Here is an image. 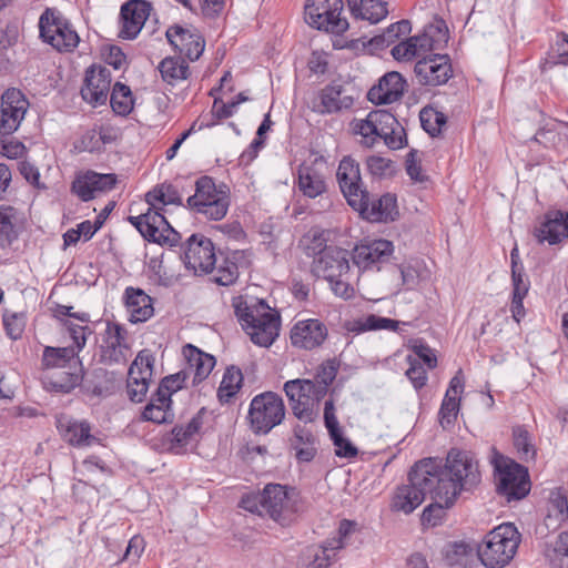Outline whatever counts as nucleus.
Masks as SVG:
<instances>
[{
	"label": "nucleus",
	"mask_w": 568,
	"mask_h": 568,
	"mask_svg": "<svg viewBox=\"0 0 568 568\" xmlns=\"http://www.w3.org/2000/svg\"><path fill=\"white\" fill-rule=\"evenodd\" d=\"M18 170L20 174L29 182L31 185L38 189H44L45 186L40 183V172L39 169L29 161H21L18 163Z\"/></svg>",
	"instance_id": "63"
},
{
	"label": "nucleus",
	"mask_w": 568,
	"mask_h": 568,
	"mask_svg": "<svg viewBox=\"0 0 568 568\" xmlns=\"http://www.w3.org/2000/svg\"><path fill=\"white\" fill-rule=\"evenodd\" d=\"M189 378V372L187 371H180L175 374L165 376L159 387H158V395L161 397L170 398L171 396L182 389L185 386L186 379Z\"/></svg>",
	"instance_id": "55"
},
{
	"label": "nucleus",
	"mask_w": 568,
	"mask_h": 568,
	"mask_svg": "<svg viewBox=\"0 0 568 568\" xmlns=\"http://www.w3.org/2000/svg\"><path fill=\"white\" fill-rule=\"evenodd\" d=\"M29 108V102L21 91L7 90L1 99L0 135L6 136L18 130Z\"/></svg>",
	"instance_id": "20"
},
{
	"label": "nucleus",
	"mask_w": 568,
	"mask_h": 568,
	"mask_svg": "<svg viewBox=\"0 0 568 568\" xmlns=\"http://www.w3.org/2000/svg\"><path fill=\"white\" fill-rule=\"evenodd\" d=\"M393 252V243L387 240L365 241L354 247L352 260L361 271H379L381 265L389 261Z\"/></svg>",
	"instance_id": "19"
},
{
	"label": "nucleus",
	"mask_w": 568,
	"mask_h": 568,
	"mask_svg": "<svg viewBox=\"0 0 568 568\" xmlns=\"http://www.w3.org/2000/svg\"><path fill=\"white\" fill-rule=\"evenodd\" d=\"M342 0H307L305 21L317 30L343 34L348 29L346 18L342 17Z\"/></svg>",
	"instance_id": "12"
},
{
	"label": "nucleus",
	"mask_w": 568,
	"mask_h": 568,
	"mask_svg": "<svg viewBox=\"0 0 568 568\" xmlns=\"http://www.w3.org/2000/svg\"><path fill=\"white\" fill-rule=\"evenodd\" d=\"M348 8L355 18L377 23L387 14L386 2L382 0H347Z\"/></svg>",
	"instance_id": "41"
},
{
	"label": "nucleus",
	"mask_w": 568,
	"mask_h": 568,
	"mask_svg": "<svg viewBox=\"0 0 568 568\" xmlns=\"http://www.w3.org/2000/svg\"><path fill=\"white\" fill-rule=\"evenodd\" d=\"M495 480L497 491L508 501L520 500L530 490L527 469L514 462H509L494 450Z\"/></svg>",
	"instance_id": "8"
},
{
	"label": "nucleus",
	"mask_w": 568,
	"mask_h": 568,
	"mask_svg": "<svg viewBox=\"0 0 568 568\" xmlns=\"http://www.w3.org/2000/svg\"><path fill=\"white\" fill-rule=\"evenodd\" d=\"M116 175L113 173H98L87 171L78 175L72 182V192L77 194L83 202L94 199L97 192H106L112 190L116 184Z\"/></svg>",
	"instance_id": "29"
},
{
	"label": "nucleus",
	"mask_w": 568,
	"mask_h": 568,
	"mask_svg": "<svg viewBox=\"0 0 568 568\" xmlns=\"http://www.w3.org/2000/svg\"><path fill=\"white\" fill-rule=\"evenodd\" d=\"M511 260V281H513V295L526 296L529 290V281L525 276L524 266L519 261V252L514 247L510 252Z\"/></svg>",
	"instance_id": "52"
},
{
	"label": "nucleus",
	"mask_w": 568,
	"mask_h": 568,
	"mask_svg": "<svg viewBox=\"0 0 568 568\" xmlns=\"http://www.w3.org/2000/svg\"><path fill=\"white\" fill-rule=\"evenodd\" d=\"M354 104V98L346 93L339 84L323 88L312 100V110L318 114H332L348 110Z\"/></svg>",
	"instance_id": "27"
},
{
	"label": "nucleus",
	"mask_w": 568,
	"mask_h": 568,
	"mask_svg": "<svg viewBox=\"0 0 568 568\" xmlns=\"http://www.w3.org/2000/svg\"><path fill=\"white\" fill-rule=\"evenodd\" d=\"M3 325L6 327L7 334L12 339H18L21 336L24 328L23 318L17 314L4 316Z\"/></svg>",
	"instance_id": "64"
},
{
	"label": "nucleus",
	"mask_w": 568,
	"mask_h": 568,
	"mask_svg": "<svg viewBox=\"0 0 568 568\" xmlns=\"http://www.w3.org/2000/svg\"><path fill=\"white\" fill-rule=\"evenodd\" d=\"M414 73L420 85H443L453 77L450 59L447 54L424 57L415 63Z\"/></svg>",
	"instance_id": "18"
},
{
	"label": "nucleus",
	"mask_w": 568,
	"mask_h": 568,
	"mask_svg": "<svg viewBox=\"0 0 568 568\" xmlns=\"http://www.w3.org/2000/svg\"><path fill=\"white\" fill-rule=\"evenodd\" d=\"M83 379L82 363L73 364L65 369L45 372L43 385L47 389L58 393H70L81 384Z\"/></svg>",
	"instance_id": "34"
},
{
	"label": "nucleus",
	"mask_w": 568,
	"mask_h": 568,
	"mask_svg": "<svg viewBox=\"0 0 568 568\" xmlns=\"http://www.w3.org/2000/svg\"><path fill=\"white\" fill-rule=\"evenodd\" d=\"M159 71L163 81L171 85H175L189 77L187 63L178 58L169 57L163 59L159 64Z\"/></svg>",
	"instance_id": "47"
},
{
	"label": "nucleus",
	"mask_w": 568,
	"mask_h": 568,
	"mask_svg": "<svg viewBox=\"0 0 568 568\" xmlns=\"http://www.w3.org/2000/svg\"><path fill=\"white\" fill-rule=\"evenodd\" d=\"M213 271H215L213 280L219 285H231L239 277V268L236 263L229 260L227 257L222 258L217 266H214Z\"/></svg>",
	"instance_id": "56"
},
{
	"label": "nucleus",
	"mask_w": 568,
	"mask_h": 568,
	"mask_svg": "<svg viewBox=\"0 0 568 568\" xmlns=\"http://www.w3.org/2000/svg\"><path fill=\"white\" fill-rule=\"evenodd\" d=\"M332 292L341 298L349 300L355 295L353 285L348 282V274L344 277H335L333 281H327Z\"/></svg>",
	"instance_id": "62"
},
{
	"label": "nucleus",
	"mask_w": 568,
	"mask_h": 568,
	"mask_svg": "<svg viewBox=\"0 0 568 568\" xmlns=\"http://www.w3.org/2000/svg\"><path fill=\"white\" fill-rule=\"evenodd\" d=\"M355 527L354 521L342 520L336 536L326 539L321 546H311L302 552L297 564L298 568H328L336 551L345 547L349 535L355 531Z\"/></svg>",
	"instance_id": "9"
},
{
	"label": "nucleus",
	"mask_w": 568,
	"mask_h": 568,
	"mask_svg": "<svg viewBox=\"0 0 568 568\" xmlns=\"http://www.w3.org/2000/svg\"><path fill=\"white\" fill-rule=\"evenodd\" d=\"M201 427L202 418L200 415L192 417L191 420L184 426H175L171 432L170 448L176 452L184 448L199 433Z\"/></svg>",
	"instance_id": "45"
},
{
	"label": "nucleus",
	"mask_w": 568,
	"mask_h": 568,
	"mask_svg": "<svg viewBox=\"0 0 568 568\" xmlns=\"http://www.w3.org/2000/svg\"><path fill=\"white\" fill-rule=\"evenodd\" d=\"M152 6L145 0H129L121 8V29L119 37L125 40L135 39L141 32Z\"/></svg>",
	"instance_id": "24"
},
{
	"label": "nucleus",
	"mask_w": 568,
	"mask_h": 568,
	"mask_svg": "<svg viewBox=\"0 0 568 568\" xmlns=\"http://www.w3.org/2000/svg\"><path fill=\"white\" fill-rule=\"evenodd\" d=\"M393 123V114L385 110L371 111L365 119H354L351 122L352 130L355 134L362 136V144L372 148L381 138L384 124Z\"/></svg>",
	"instance_id": "28"
},
{
	"label": "nucleus",
	"mask_w": 568,
	"mask_h": 568,
	"mask_svg": "<svg viewBox=\"0 0 568 568\" xmlns=\"http://www.w3.org/2000/svg\"><path fill=\"white\" fill-rule=\"evenodd\" d=\"M183 262L194 274H206L217 263L214 244L203 234H192L184 248Z\"/></svg>",
	"instance_id": "14"
},
{
	"label": "nucleus",
	"mask_w": 568,
	"mask_h": 568,
	"mask_svg": "<svg viewBox=\"0 0 568 568\" xmlns=\"http://www.w3.org/2000/svg\"><path fill=\"white\" fill-rule=\"evenodd\" d=\"M263 510L275 521L284 525L297 511V494L280 484H268L262 490Z\"/></svg>",
	"instance_id": "13"
},
{
	"label": "nucleus",
	"mask_w": 568,
	"mask_h": 568,
	"mask_svg": "<svg viewBox=\"0 0 568 568\" xmlns=\"http://www.w3.org/2000/svg\"><path fill=\"white\" fill-rule=\"evenodd\" d=\"M235 316L251 341L261 347L271 346L280 333V315L263 300L248 295L232 298Z\"/></svg>",
	"instance_id": "3"
},
{
	"label": "nucleus",
	"mask_w": 568,
	"mask_h": 568,
	"mask_svg": "<svg viewBox=\"0 0 568 568\" xmlns=\"http://www.w3.org/2000/svg\"><path fill=\"white\" fill-rule=\"evenodd\" d=\"M365 205L363 210H356L361 215L372 222H382L393 220L396 210V199L392 194H385L377 201H371L369 193L366 191Z\"/></svg>",
	"instance_id": "38"
},
{
	"label": "nucleus",
	"mask_w": 568,
	"mask_h": 568,
	"mask_svg": "<svg viewBox=\"0 0 568 568\" xmlns=\"http://www.w3.org/2000/svg\"><path fill=\"white\" fill-rule=\"evenodd\" d=\"M111 85V72L104 67H90L85 72L81 95L93 106L103 105L108 101Z\"/></svg>",
	"instance_id": "25"
},
{
	"label": "nucleus",
	"mask_w": 568,
	"mask_h": 568,
	"mask_svg": "<svg viewBox=\"0 0 568 568\" xmlns=\"http://www.w3.org/2000/svg\"><path fill=\"white\" fill-rule=\"evenodd\" d=\"M568 519V495L561 487L550 489L547 504L545 525L548 529H558Z\"/></svg>",
	"instance_id": "36"
},
{
	"label": "nucleus",
	"mask_w": 568,
	"mask_h": 568,
	"mask_svg": "<svg viewBox=\"0 0 568 568\" xmlns=\"http://www.w3.org/2000/svg\"><path fill=\"white\" fill-rule=\"evenodd\" d=\"M110 104L112 110L119 115L131 113L134 104L131 89L121 82H116L110 95Z\"/></svg>",
	"instance_id": "50"
},
{
	"label": "nucleus",
	"mask_w": 568,
	"mask_h": 568,
	"mask_svg": "<svg viewBox=\"0 0 568 568\" xmlns=\"http://www.w3.org/2000/svg\"><path fill=\"white\" fill-rule=\"evenodd\" d=\"M336 178L347 203L354 210H363L366 189L362 182L359 164L351 156H344L338 164Z\"/></svg>",
	"instance_id": "15"
},
{
	"label": "nucleus",
	"mask_w": 568,
	"mask_h": 568,
	"mask_svg": "<svg viewBox=\"0 0 568 568\" xmlns=\"http://www.w3.org/2000/svg\"><path fill=\"white\" fill-rule=\"evenodd\" d=\"M166 39L176 51L191 61L197 60L205 48V41L195 29L183 28L179 24L166 30Z\"/></svg>",
	"instance_id": "26"
},
{
	"label": "nucleus",
	"mask_w": 568,
	"mask_h": 568,
	"mask_svg": "<svg viewBox=\"0 0 568 568\" xmlns=\"http://www.w3.org/2000/svg\"><path fill=\"white\" fill-rule=\"evenodd\" d=\"M242 381L243 375L239 368H227L217 389L220 402L227 403L241 388Z\"/></svg>",
	"instance_id": "51"
},
{
	"label": "nucleus",
	"mask_w": 568,
	"mask_h": 568,
	"mask_svg": "<svg viewBox=\"0 0 568 568\" xmlns=\"http://www.w3.org/2000/svg\"><path fill=\"white\" fill-rule=\"evenodd\" d=\"M155 358L151 351L138 353L128 372V395L132 402L141 403L148 390L153 375Z\"/></svg>",
	"instance_id": "16"
},
{
	"label": "nucleus",
	"mask_w": 568,
	"mask_h": 568,
	"mask_svg": "<svg viewBox=\"0 0 568 568\" xmlns=\"http://www.w3.org/2000/svg\"><path fill=\"white\" fill-rule=\"evenodd\" d=\"M146 212L136 216H129L128 221L139 231V233L149 242L160 245L175 246L181 235L166 221L164 215L159 212L156 203L163 205L180 204L181 196L172 185H162L146 193Z\"/></svg>",
	"instance_id": "2"
},
{
	"label": "nucleus",
	"mask_w": 568,
	"mask_h": 568,
	"mask_svg": "<svg viewBox=\"0 0 568 568\" xmlns=\"http://www.w3.org/2000/svg\"><path fill=\"white\" fill-rule=\"evenodd\" d=\"M141 418L142 420L155 424L172 423L174 418L172 400L170 398L161 397L155 393L149 404L143 408Z\"/></svg>",
	"instance_id": "42"
},
{
	"label": "nucleus",
	"mask_w": 568,
	"mask_h": 568,
	"mask_svg": "<svg viewBox=\"0 0 568 568\" xmlns=\"http://www.w3.org/2000/svg\"><path fill=\"white\" fill-rule=\"evenodd\" d=\"M336 373L337 369L333 363H326L320 366L315 381L313 382L316 389L323 392V396L326 395L328 386L336 377Z\"/></svg>",
	"instance_id": "59"
},
{
	"label": "nucleus",
	"mask_w": 568,
	"mask_h": 568,
	"mask_svg": "<svg viewBox=\"0 0 568 568\" xmlns=\"http://www.w3.org/2000/svg\"><path fill=\"white\" fill-rule=\"evenodd\" d=\"M285 417V405L280 395L265 392L256 395L250 405L248 419L256 434H267Z\"/></svg>",
	"instance_id": "10"
},
{
	"label": "nucleus",
	"mask_w": 568,
	"mask_h": 568,
	"mask_svg": "<svg viewBox=\"0 0 568 568\" xmlns=\"http://www.w3.org/2000/svg\"><path fill=\"white\" fill-rule=\"evenodd\" d=\"M351 270L348 252L346 250L329 246L314 258L312 272L317 277L333 281L335 277H344Z\"/></svg>",
	"instance_id": "22"
},
{
	"label": "nucleus",
	"mask_w": 568,
	"mask_h": 568,
	"mask_svg": "<svg viewBox=\"0 0 568 568\" xmlns=\"http://www.w3.org/2000/svg\"><path fill=\"white\" fill-rule=\"evenodd\" d=\"M328 331L317 318L297 321L290 332L291 344L300 349L313 351L320 347L327 338Z\"/></svg>",
	"instance_id": "23"
},
{
	"label": "nucleus",
	"mask_w": 568,
	"mask_h": 568,
	"mask_svg": "<svg viewBox=\"0 0 568 568\" xmlns=\"http://www.w3.org/2000/svg\"><path fill=\"white\" fill-rule=\"evenodd\" d=\"M79 354L73 347L45 346L42 354V367L45 372L65 369L73 364H80Z\"/></svg>",
	"instance_id": "39"
},
{
	"label": "nucleus",
	"mask_w": 568,
	"mask_h": 568,
	"mask_svg": "<svg viewBox=\"0 0 568 568\" xmlns=\"http://www.w3.org/2000/svg\"><path fill=\"white\" fill-rule=\"evenodd\" d=\"M17 210L11 206H0V246H9L18 239L16 230Z\"/></svg>",
	"instance_id": "48"
},
{
	"label": "nucleus",
	"mask_w": 568,
	"mask_h": 568,
	"mask_svg": "<svg viewBox=\"0 0 568 568\" xmlns=\"http://www.w3.org/2000/svg\"><path fill=\"white\" fill-rule=\"evenodd\" d=\"M398 321L375 314H369L353 320L352 322H348L346 328L348 332L359 334L368 331L379 329L396 331L398 328Z\"/></svg>",
	"instance_id": "43"
},
{
	"label": "nucleus",
	"mask_w": 568,
	"mask_h": 568,
	"mask_svg": "<svg viewBox=\"0 0 568 568\" xmlns=\"http://www.w3.org/2000/svg\"><path fill=\"white\" fill-rule=\"evenodd\" d=\"M433 469L432 463H423V459L417 462L408 475L409 483L397 488L392 509L410 514L424 501L426 495L435 500L436 488L429 473Z\"/></svg>",
	"instance_id": "5"
},
{
	"label": "nucleus",
	"mask_w": 568,
	"mask_h": 568,
	"mask_svg": "<svg viewBox=\"0 0 568 568\" xmlns=\"http://www.w3.org/2000/svg\"><path fill=\"white\" fill-rule=\"evenodd\" d=\"M124 298L131 323H143L153 316L152 298L143 290L126 287Z\"/></svg>",
	"instance_id": "35"
},
{
	"label": "nucleus",
	"mask_w": 568,
	"mask_h": 568,
	"mask_svg": "<svg viewBox=\"0 0 568 568\" xmlns=\"http://www.w3.org/2000/svg\"><path fill=\"white\" fill-rule=\"evenodd\" d=\"M520 535L514 524H501L489 531L481 546H478V559L487 568H503L517 552Z\"/></svg>",
	"instance_id": "4"
},
{
	"label": "nucleus",
	"mask_w": 568,
	"mask_h": 568,
	"mask_svg": "<svg viewBox=\"0 0 568 568\" xmlns=\"http://www.w3.org/2000/svg\"><path fill=\"white\" fill-rule=\"evenodd\" d=\"M61 438L74 448H88L100 444L99 437L92 434V425L85 419H75L61 415L55 422Z\"/></svg>",
	"instance_id": "21"
},
{
	"label": "nucleus",
	"mask_w": 568,
	"mask_h": 568,
	"mask_svg": "<svg viewBox=\"0 0 568 568\" xmlns=\"http://www.w3.org/2000/svg\"><path fill=\"white\" fill-rule=\"evenodd\" d=\"M434 40L427 33L410 37L393 47L390 53L397 61H409L433 50Z\"/></svg>",
	"instance_id": "37"
},
{
	"label": "nucleus",
	"mask_w": 568,
	"mask_h": 568,
	"mask_svg": "<svg viewBox=\"0 0 568 568\" xmlns=\"http://www.w3.org/2000/svg\"><path fill=\"white\" fill-rule=\"evenodd\" d=\"M551 568H568V532H560L550 556Z\"/></svg>",
	"instance_id": "57"
},
{
	"label": "nucleus",
	"mask_w": 568,
	"mask_h": 568,
	"mask_svg": "<svg viewBox=\"0 0 568 568\" xmlns=\"http://www.w3.org/2000/svg\"><path fill=\"white\" fill-rule=\"evenodd\" d=\"M335 446V454L343 458H354L358 454L357 447L343 435L342 428L329 434Z\"/></svg>",
	"instance_id": "58"
},
{
	"label": "nucleus",
	"mask_w": 568,
	"mask_h": 568,
	"mask_svg": "<svg viewBox=\"0 0 568 568\" xmlns=\"http://www.w3.org/2000/svg\"><path fill=\"white\" fill-rule=\"evenodd\" d=\"M298 191L308 199H316L327 192V182L316 162L303 163L297 170Z\"/></svg>",
	"instance_id": "32"
},
{
	"label": "nucleus",
	"mask_w": 568,
	"mask_h": 568,
	"mask_svg": "<svg viewBox=\"0 0 568 568\" xmlns=\"http://www.w3.org/2000/svg\"><path fill=\"white\" fill-rule=\"evenodd\" d=\"M40 38L61 53L73 52L80 37L72 23L57 9L47 8L39 19Z\"/></svg>",
	"instance_id": "6"
},
{
	"label": "nucleus",
	"mask_w": 568,
	"mask_h": 568,
	"mask_svg": "<svg viewBox=\"0 0 568 568\" xmlns=\"http://www.w3.org/2000/svg\"><path fill=\"white\" fill-rule=\"evenodd\" d=\"M409 367L406 371L407 378L412 382L415 389H420L426 385L427 373L420 363L412 355L407 356Z\"/></svg>",
	"instance_id": "60"
},
{
	"label": "nucleus",
	"mask_w": 568,
	"mask_h": 568,
	"mask_svg": "<svg viewBox=\"0 0 568 568\" xmlns=\"http://www.w3.org/2000/svg\"><path fill=\"white\" fill-rule=\"evenodd\" d=\"M423 463H432L435 468L429 473L438 505H453L462 491L473 490L481 480L478 460L467 450L452 448L445 465L435 458H425Z\"/></svg>",
	"instance_id": "1"
},
{
	"label": "nucleus",
	"mask_w": 568,
	"mask_h": 568,
	"mask_svg": "<svg viewBox=\"0 0 568 568\" xmlns=\"http://www.w3.org/2000/svg\"><path fill=\"white\" fill-rule=\"evenodd\" d=\"M412 26L408 20H400L390 24L383 33L373 37L368 44L374 50H382L393 44L402 36L410 33Z\"/></svg>",
	"instance_id": "46"
},
{
	"label": "nucleus",
	"mask_w": 568,
	"mask_h": 568,
	"mask_svg": "<svg viewBox=\"0 0 568 568\" xmlns=\"http://www.w3.org/2000/svg\"><path fill=\"white\" fill-rule=\"evenodd\" d=\"M535 236L538 242H547L550 245L559 243L568 236V213L550 211L545 215V221L536 229Z\"/></svg>",
	"instance_id": "33"
},
{
	"label": "nucleus",
	"mask_w": 568,
	"mask_h": 568,
	"mask_svg": "<svg viewBox=\"0 0 568 568\" xmlns=\"http://www.w3.org/2000/svg\"><path fill=\"white\" fill-rule=\"evenodd\" d=\"M383 131L381 133V138L384 140V143L392 150L402 149L406 144V134L404 128L393 115V123L384 124Z\"/></svg>",
	"instance_id": "54"
},
{
	"label": "nucleus",
	"mask_w": 568,
	"mask_h": 568,
	"mask_svg": "<svg viewBox=\"0 0 568 568\" xmlns=\"http://www.w3.org/2000/svg\"><path fill=\"white\" fill-rule=\"evenodd\" d=\"M284 392L288 398L293 415L301 422L313 423L320 416V402L322 390H317L311 379H291L284 384Z\"/></svg>",
	"instance_id": "7"
},
{
	"label": "nucleus",
	"mask_w": 568,
	"mask_h": 568,
	"mask_svg": "<svg viewBox=\"0 0 568 568\" xmlns=\"http://www.w3.org/2000/svg\"><path fill=\"white\" fill-rule=\"evenodd\" d=\"M315 436L305 427L297 425L294 428L292 447L296 452V458L301 462H311L316 454Z\"/></svg>",
	"instance_id": "44"
},
{
	"label": "nucleus",
	"mask_w": 568,
	"mask_h": 568,
	"mask_svg": "<svg viewBox=\"0 0 568 568\" xmlns=\"http://www.w3.org/2000/svg\"><path fill=\"white\" fill-rule=\"evenodd\" d=\"M131 355L128 331L120 324L108 322L101 345V362L106 365L125 364Z\"/></svg>",
	"instance_id": "17"
},
{
	"label": "nucleus",
	"mask_w": 568,
	"mask_h": 568,
	"mask_svg": "<svg viewBox=\"0 0 568 568\" xmlns=\"http://www.w3.org/2000/svg\"><path fill=\"white\" fill-rule=\"evenodd\" d=\"M406 81L396 71L384 74L378 83L369 89L367 99L377 105L390 104L398 101L404 94Z\"/></svg>",
	"instance_id": "30"
},
{
	"label": "nucleus",
	"mask_w": 568,
	"mask_h": 568,
	"mask_svg": "<svg viewBox=\"0 0 568 568\" xmlns=\"http://www.w3.org/2000/svg\"><path fill=\"white\" fill-rule=\"evenodd\" d=\"M187 205L213 221L222 220L229 211L226 194L216 187L210 176L196 181L195 193L187 199Z\"/></svg>",
	"instance_id": "11"
},
{
	"label": "nucleus",
	"mask_w": 568,
	"mask_h": 568,
	"mask_svg": "<svg viewBox=\"0 0 568 568\" xmlns=\"http://www.w3.org/2000/svg\"><path fill=\"white\" fill-rule=\"evenodd\" d=\"M367 169L374 176H386L393 171V162L378 155L368 156L366 160Z\"/></svg>",
	"instance_id": "61"
},
{
	"label": "nucleus",
	"mask_w": 568,
	"mask_h": 568,
	"mask_svg": "<svg viewBox=\"0 0 568 568\" xmlns=\"http://www.w3.org/2000/svg\"><path fill=\"white\" fill-rule=\"evenodd\" d=\"M444 559L449 566L470 567L478 559V546L466 541L450 542L445 547Z\"/></svg>",
	"instance_id": "40"
},
{
	"label": "nucleus",
	"mask_w": 568,
	"mask_h": 568,
	"mask_svg": "<svg viewBox=\"0 0 568 568\" xmlns=\"http://www.w3.org/2000/svg\"><path fill=\"white\" fill-rule=\"evenodd\" d=\"M182 353L186 361L184 371L189 372V377L192 376L193 385H197L209 377L216 363L214 356L202 352L192 344H186Z\"/></svg>",
	"instance_id": "31"
},
{
	"label": "nucleus",
	"mask_w": 568,
	"mask_h": 568,
	"mask_svg": "<svg viewBox=\"0 0 568 568\" xmlns=\"http://www.w3.org/2000/svg\"><path fill=\"white\" fill-rule=\"evenodd\" d=\"M61 325L72 339V347L77 351V354H79L85 346L88 336L92 334V329L88 326V323L77 324L71 318H65Z\"/></svg>",
	"instance_id": "53"
},
{
	"label": "nucleus",
	"mask_w": 568,
	"mask_h": 568,
	"mask_svg": "<svg viewBox=\"0 0 568 568\" xmlns=\"http://www.w3.org/2000/svg\"><path fill=\"white\" fill-rule=\"evenodd\" d=\"M513 442L521 460L530 462L535 459L537 450L532 443V435L525 426L518 425L513 428Z\"/></svg>",
	"instance_id": "49"
}]
</instances>
